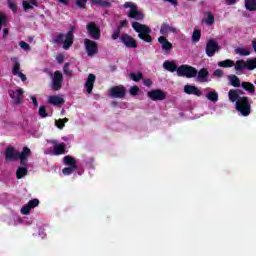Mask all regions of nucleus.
<instances>
[{"mask_svg":"<svg viewBox=\"0 0 256 256\" xmlns=\"http://www.w3.org/2000/svg\"><path fill=\"white\" fill-rule=\"evenodd\" d=\"M241 95L240 90H230L228 92L229 100L232 103H236V111H239L243 117H247L251 113V104H249L247 97Z\"/></svg>","mask_w":256,"mask_h":256,"instance_id":"obj_1","label":"nucleus"},{"mask_svg":"<svg viewBox=\"0 0 256 256\" xmlns=\"http://www.w3.org/2000/svg\"><path fill=\"white\" fill-rule=\"evenodd\" d=\"M132 28L136 33H138V37L142 39L143 41H146V43H151V28L147 25H143L139 22H133Z\"/></svg>","mask_w":256,"mask_h":256,"instance_id":"obj_2","label":"nucleus"},{"mask_svg":"<svg viewBox=\"0 0 256 256\" xmlns=\"http://www.w3.org/2000/svg\"><path fill=\"white\" fill-rule=\"evenodd\" d=\"M73 30H70L67 34H58L54 41L55 43H63V49L67 51L73 45Z\"/></svg>","mask_w":256,"mask_h":256,"instance_id":"obj_3","label":"nucleus"},{"mask_svg":"<svg viewBox=\"0 0 256 256\" xmlns=\"http://www.w3.org/2000/svg\"><path fill=\"white\" fill-rule=\"evenodd\" d=\"M125 9H129L128 10V17H130V19H136L137 21H141L143 20V18L145 17L141 11H139L137 9V5H135V3L133 2H126L124 4Z\"/></svg>","mask_w":256,"mask_h":256,"instance_id":"obj_4","label":"nucleus"},{"mask_svg":"<svg viewBox=\"0 0 256 256\" xmlns=\"http://www.w3.org/2000/svg\"><path fill=\"white\" fill-rule=\"evenodd\" d=\"M47 143L51 145L49 147V152L51 153V155H64L66 147L65 143L59 142L55 139L48 140Z\"/></svg>","mask_w":256,"mask_h":256,"instance_id":"obj_5","label":"nucleus"},{"mask_svg":"<svg viewBox=\"0 0 256 256\" xmlns=\"http://www.w3.org/2000/svg\"><path fill=\"white\" fill-rule=\"evenodd\" d=\"M178 77H186L187 79H193V77H197V69L193 66L182 65L177 69Z\"/></svg>","mask_w":256,"mask_h":256,"instance_id":"obj_6","label":"nucleus"},{"mask_svg":"<svg viewBox=\"0 0 256 256\" xmlns=\"http://www.w3.org/2000/svg\"><path fill=\"white\" fill-rule=\"evenodd\" d=\"M236 71H243V69H248L249 71H253V69H256V58L249 59L247 61L244 60H238L234 64Z\"/></svg>","mask_w":256,"mask_h":256,"instance_id":"obj_7","label":"nucleus"},{"mask_svg":"<svg viewBox=\"0 0 256 256\" xmlns=\"http://www.w3.org/2000/svg\"><path fill=\"white\" fill-rule=\"evenodd\" d=\"M84 47L88 57H93L99 53V46L93 40L84 39Z\"/></svg>","mask_w":256,"mask_h":256,"instance_id":"obj_8","label":"nucleus"},{"mask_svg":"<svg viewBox=\"0 0 256 256\" xmlns=\"http://www.w3.org/2000/svg\"><path fill=\"white\" fill-rule=\"evenodd\" d=\"M8 93L14 105H21L23 103V89H11Z\"/></svg>","mask_w":256,"mask_h":256,"instance_id":"obj_9","label":"nucleus"},{"mask_svg":"<svg viewBox=\"0 0 256 256\" xmlns=\"http://www.w3.org/2000/svg\"><path fill=\"white\" fill-rule=\"evenodd\" d=\"M217 51H219V43H217V40L215 39L208 40L206 43L207 57H214Z\"/></svg>","mask_w":256,"mask_h":256,"instance_id":"obj_10","label":"nucleus"},{"mask_svg":"<svg viewBox=\"0 0 256 256\" xmlns=\"http://www.w3.org/2000/svg\"><path fill=\"white\" fill-rule=\"evenodd\" d=\"M86 29L90 37H92V39H95L96 41L101 39V32L99 30V27H97L95 23L93 22L88 23L86 25Z\"/></svg>","mask_w":256,"mask_h":256,"instance_id":"obj_11","label":"nucleus"},{"mask_svg":"<svg viewBox=\"0 0 256 256\" xmlns=\"http://www.w3.org/2000/svg\"><path fill=\"white\" fill-rule=\"evenodd\" d=\"M148 97L152 101H163L167 99V94L161 89H155L148 92Z\"/></svg>","mask_w":256,"mask_h":256,"instance_id":"obj_12","label":"nucleus"},{"mask_svg":"<svg viewBox=\"0 0 256 256\" xmlns=\"http://www.w3.org/2000/svg\"><path fill=\"white\" fill-rule=\"evenodd\" d=\"M31 157V149L24 147L21 152H18V158L20 160V165L24 167L27 166L29 158Z\"/></svg>","mask_w":256,"mask_h":256,"instance_id":"obj_13","label":"nucleus"},{"mask_svg":"<svg viewBox=\"0 0 256 256\" xmlns=\"http://www.w3.org/2000/svg\"><path fill=\"white\" fill-rule=\"evenodd\" d=\"M35 207H39V199L30 200L26 205L22 206L20 213L21 215H29L31 209H35Z\"/></svg>","mask_w":256,"mask_h":256,"instance_id":"obj_14","label":"nucleus"},{"mask_svg":"<svg viewBox=\"0 0 256 256\" xmlns=\"http://www.w3.org/2000/svg\"><path fill=\"white\" fill-rule=\"evenodd\" d=\"M61 83H63V74L59 71L54 72L52 77V89L59 91V89H61Z\"/></svg>","mask_w":256,"mask_h":256,"instance_id":"obj_15","label":"nucleus"},{"mask_svg":"<svg viewBox=\"0 0 256 256\" xmlns=\"http://www.w3.org/2000/svg\"><path fill=\"white\" fill-rule=\"evenodd\" d=\"M110 97L123 99L125 97V88L123 86H114L109 90Z\"/></svg>","mask_w":256,"mask_h":256,"instance_id":"obj_16","label":"nucleus"},{"mask_svg":"<svg viewBox=\"0 0 256 256\" xmlns=\"http://www.w3.org/2000/svg\"><path fill=\"white\" fill-rule=\"evenodd\" d=\"M4 155L6 161H15L19 157V151L9 146L8 148H6Z\"/></svg>","mask_w":256,"mask_h":256,"instance_id":"obj_17","label":"nucleus"},{"mask_svg":"<svg viewBox=\"0 0 256 256\" xmlns=\"http://www.w3.org/2000/svg\"><path fill=\"white\" fill-rule=\"evenodd\" d=\"M20 69H21V64L19 63V61L17 59H13V69H12L13 75H16L17 77H19L21 81H26L27 76H25V74H23L20 71Z\"/></svg>","mask_w":256,"mask_h":256,"instance_id":"obj_18","label":"nucleus"},{"mask_svg":"<svg viewBox=\"0 0 256 256\" xmlns=\"http://www.w3.org/2000/svg\"><path fill=\"white\" fill-rule=\"evenodd\" d=\"M48 103L50 105H54L55 107H60V105H63L65 103V98H63V95H50L47 97Z\"/></svg>","mask_w":256,"mask_h":256,"instance_id":"obj_19","label":"nucleus"},{"mask_svg":"<svg viewBox=\"0 0 256 256\" xmlns=\"http://www.w3.org/2000/svg\"><path fill=\"white\" fill-rule=\"evenodd\" d=\"M184 93L187 95H196V97H201L203 95V92L197 88V86L193 85H185L184 86Z\"/></svg>","mask_w":256,"mask_h":256,"instance_id":"obj_20","label":"nucleus"},{"mask_svg":"<svg viewBox=\"0 0 256 256\" xmlns=\"http://www.w3.org/2000/svg\"><path fill=\"white\" fill-rule=\"evenodd\" d=\"M158 43H160L162 50L165 51V53H169V51L173 49V44H171L165 36H160L158 38Z\"/></svg>","mask_w":256,"mask_h":256,"instance_id":"obj_21","label":"nucleus"},{"mask_svg":"<svg viewBox=\"0 0 256 256\" xmlns=\"http://www.w3.org/2000/svg\"><path fill=\"white\" fill-rule=\"evenodd\" d=\"M121 41L125 45V47H129V48L137 47V42L135 41V39H133V37L127 34H123L121 36Z\"/></svg>","mask_w":256,"mask_h":256,"instance_id":"obj_22","label":"nucleus"},{"mask_svg":"<svg viewBox=\"0 0 256 256\" xmlns=\"http://www.w3.org/2000/svg\"><path fill=\"white\" fill-rule=\"evenodd\" d=\"M196 81L199 83H209V71L206 69H201L197 74H196Z\"/></svg>","mask_w":256,"mask_h":256,"instance_id":"obj_23","label":"nucleus"},{"mask_svg":"<svg viewBox=\"0 0 256 256\" xmlns=\"http://www.w3.org/2000/svg\"><path fill=\"white\" fill-rule=\"evenodd\" d=\"M161 35H169V33H177L175 26L167 23H163L160 26Z\"/></svg>","mask_w":256,"mask_h":256,"instance_id":"obj_24","label":"nucleus"},{"mask_svg":"<svg viewBox=\"0 0 256 256\" xmlns=\"http://www.w3.org/2000/svg\"><path fill=\"white\" fill-rule=\"evenodd\" d=\"M95 75L94 74H89L88 78L86 80L85 83V89L87 91V93H89V95H91V93H93V85H95Z\"/></svg>","mask_w":256,"mask_h":256,"instance_id":"obj_25","label":"nucleus"},{"mask_svg":"<svg viewBox=\"0 0 256 256\" xmlns=\"http://www.w3.org/2000/svg\"><path fill=\"white\" fill-rule=\"evenodd\" d=\"M163 67L164 69H166V71H170V73H174V71H176L177 73V65L175 64V62H171V61H165L163 63Z\"/></svg>","mask_w":256,"mask_h":256,"instance_id":"obj_26","label":"nucleus"},{"mask_svg":"<svg viewBox=\"0 0 256 256\" xmlns=\"http://www.w3.org/2000/svg\"><path fill=\"white\" fill-rule=\"evenodd\" d=\"M206 99L212 103H217L219 101V93H217L215 90L210 91L206 94Z\"/></svg>","mask_w":256,"mask_h":256,"instance_id":"obj_27","label":"nucleus"},{"mask_svg":"<svg viewBox=\"0 0 256 256\" xmlns=\"http://www.w3.org/2000/svg\"><path fill=\"white\" fill-rule=\"evenodd\" d=\"M37 0H26L23 2L24 11H29V9H34L37 7Z\"/></svg>","mask_w":256,"mask_h":256,"instance_id":"obj_28","label":"nucleus"},{"mask_svg":"<svg viewBox=\"0 0 256 256\" xmlns=\"http://www.w3.org/2000/svg\"><path fill=\"white\" fill-rule=\"evenodd\" d=\"M9 225L17 227V225H23V218L17 215H12L9 221Z\"/></svg>","mask_w":256,"mask_h":256,"instance_id":"obj_29","label":"nucleus"},{"mask_svg":"<svg viewBox=\"0 0 256 256\" xmlns=\"http://www.w3.org/2000/svg\"><path fill=\"white\" fill-rule=\"evenodd\" d=\"M64 164L67 165V167H77V161H75V158L73 156H65L63 158Z\"/></svg>","mask_w":256,"mask_h":256,"instance_id":"obj_30","label":"nucleus"},{"mask_svg":"<svg viewBox=\"0 0 256 256\" xmlns=\"http://www.w3.org/2000/svg\"><path fill=\"white\" fill-rule=\"evenodd\" d=\"M241 87L248 91L249 93L255 94V85L251 82H242Z\"/></svg>","mask_w":256,"mask_h":256,"instance_id":"obj_31","label":"nucleus"},{"mask_svg":"<svg viewBox=\"0 0 256 256\" xmlns=\"http://www.w3.org/2000/svg\"><path fill=\"white\" fill-rule=\"evenodd\" d=\"M228 80L230 81V84L232 87H240L241 86V81L236 75H230L228 76Z\"/></svg>","mask_w":256,"mask_h":256,"instance_id":"obj_32","label":"nucleus"},{"mask_svg":"<svg viewBox=\"0 0 256 256\" xmlns=\"http://www.w3.org/2000/svg\"><path fill=\"white\" fill-rule=\"evenodd\" d=\"M245 9L247 11H256V0H245Z\"/></svg>","mask_w":256,"mask_h":256,"instance_id":"obj_33","label":"nucleus"},{"mask_svg":"<svg viewBox=\"0 0 256 256\" xmlns=\"http://www.w3.org/2000/svg\"><path fill=\"white\" fill-rule=\"evenodd\" d=\"M69 119L68 118H63V119H58L55 120L54 125L57 127V129H63L65 127V123H68Z\"/></svg>","mask_w":256,"mask_h":256,"instance_id":"obj_34","label":"nucleus"},{"mask_svg":"<svg viewBox=\"0 0 256 256\" xmlns=\"http://www.w3.org/2000/svg\"><path fill=\"white\" fill-rule=\"evenodd\" d=\"M235 53L236 55H241L242 57H247V55H251V52L248 48H236Z\"/></svg>","mask_w":256,"mask_h":256,"instance_id":"obj_35","label":"nucleus"},{"mask_svg":"<svg viewBox=\"0 0 256 256\" xmlns=\"http://www.w3.org/2000/svg\"><path fill=\"white\" fill-rule=\"evenodd\" d=\"M92 3L98 7H111V2L105 0H92Z\"/></svg>","mask_w":256,"mask_h":256,"instance_id":"obj_36","label":"nucleus"},{"mask_svg":"<svg viewBox=\"0 0 256 256\" xmlns=\"http://www.w3.org/2000/svg\"><path fill=\"white\" fill-rule=\"evenodd\" d=\"M234 66H235V62L230 59L218 62V67L227 68V67H234Z\"/></svg>","mask_w":256,"mask_h":256,"instance_id":"obj_37","label":"nucleus"},{"mask_svg":"<svg viewBox=\"0 0 256 256\" xmlns=\"http://www.w3.org/2000/svg\"><path fill=\"white\" fill-rule=\"evenodd\" d=\"M27 175V167H19L16 171L17 179H23Z\"/></svg>","mask_w":256,"mask_h":256,"instance_id":"obj_38","label":"nucleus"},{"mask_svg":"<svg viewBox=\"0 0 256 256\" xmlns=\"http://www.w3.org/2000/svg\"><path fill=\"white\" fill-rule=\"evenodd\" d=\"M200 39H201V31L194 30V32L192 34V41L194 43H199Z\"/></svg>","mask_w":256,"mask_h":256,"instance_id":"obj_39","label":"nucleus"},{"mask_svg":"<svg viewBox=\"0 0 256 256\" xmlns=\"http://www.w3.org/2000/svg\"><path fill=\"white\" fill-rule=\"evenodd\" d=\"M205 25L211 26L215 23V16L213 14H208L206 19L204 20Z\"/></svg>","mask_w":256,"mask_h":256,"instance_id":"obj_40","label":"nucleus"},{"mask_svg":"<svg viewBox=\"0 0 256 256\" xmlns=\"http://www.w3.org/2000/svg\"><path fill=\"white\" fill-rule=\"evenodd\" d=\"M77 170V167L68 166L62 170L63 175H71Z\"/></svg>","mask_w":256,"mask_h":256,"instance_id":"obj_41","label":"nucleus"},{"mask_svg":"<svg viewBox=\"0 0 256 256\" xmlns=\"http://www.w3.org/2000/svg\"><path fill=\"white\" fill-rule=\"evenodd\" d=\"M38 114L43 119H45V117H49V114H47V109L45 108V106H40L39 107Z\"/></svg>","mask_w":256,"mask_h":256,"instance_id":"obj_42","label":"nucleus"},{"mask_svg":"<svg viewBox=\"0 0 256 256\" xmlns=\"http://www.w3.org/2000/svg\"><path fill=\"white\" fill-rule=\"evenodd\" d=\"M130 79H132V81H139L140 79H143V74H141L140 72L132 73L130 74Z\"/></svg>","mask_w":256,"mask_h":256,"instance_id":"obj_43","label":"nucleus"},{"mask_svg":"<svg viewBox=\"0 0 256 256\" xmlns=\"http://www.w3.org/2000/svg\"><path fill=\"white\" fill-rule=\"evenodd\" d=\"M7 24V16L4 13H0V31L3 25Z\"/></svg>","mask_w":256,"mask_h":256,"instance_id":"obj_44","label":"nucleus"},{"mask_svg":"<svg viewBox=\"0 0 256 256\" xmlns=\"http://www.w3.org/2000/svg\"><path fill=\"white\" fill-rule=\"evenodd\" d=\"M19 47H21V49L24 51H31V46H29V44L25 41H20Z\"/></svg>","mask_w":256,"mask_h":256,"instance_id":"obj_45","label":"nucleus"},{"mask_svg":"<svg viewBox=\"0 0 256 256\" xmlns=\"http://www.w3.org/2000/svg\"><path fill=\"white\" fill-rule=\"evenodd\" d=\"M76 5L81 9H85V5H87V0H77Z\"/></svg>","mask_w":256,"mask_h":256,"instance_id":"obj_46","label":"nucleus"},{"mask_svg":"<svg viewBox=\"0 0 256 256\" xmlns=\"http://www.w3.org/2000/svg\"><path fill=\"white\" fill-rule=\"evenodd\" d=\"M8 5L11 11H14V12L17 11V5L14 4L13 0H8Z\"/></svg>","mask_w":256,"mask_h":256,"instance_id":"obj_47","label":"nucleus"},{"mask_svg":"<svg viewBox=\"0 0 256 256\" xmlns=\"http://www.w3.org/2000/svg\"><path fill=\"white\" fill-rule=\"evenodd\" d=\"M139 93V87L133 86L130 88V94L131 95H137Z\"/></svg>","mask_w":256,"mask_h":256,"instance_id":"obj_48","label":"nucleus"},{"mask_svg":"<svg viewBox=\"0 0 256 256\" xmlns=\"http://www.w3.org/2000/svg\"><path fill=\"white\" fill-rule=\"evenodd\" d=\"M214 77H218V78L223 77V70H221V69L215 70L214 71Z\"/></svg>","mask_w":256,"mask_h":256,"instance_id":"obj_49","label":"nucleus"},{"mask_svg":"<svg viewBox=\"0 0 256 256\" xmlns=\"http://www.w3.org/2000/svg\"><path fill=\"white\" fill-rule=\"evenodd\" d=\"M64 73L65 75H71L72 71L69 69V63L64 65Z\"/></svg>","mask_w":256,"mask_h":256,"instance_id":"obj_50","label":"nucleus"},{"mask_svg":"<svg viewBox=\"0 0 256 256\" xmlns=\"http://www.w3.org/2000/svg\"><path fill=\"white\" fill-rule=\"evenodd\" d=\"M30 99L32 100V103H33L35 109H37V107H39V102H37V97L31 96Z\"/></svg>","mask_w":256,"mask_h":256,"instance_id":"obj_51","label":"nucleus"},{"mask_svg":"<svg viewBox=\"0 0 256 256\" xmlns=\"http://www.w3.org/2000/svg\"><path fill=\"white\" fill-rule=\"evenodd\" d=\"M56 59H57L58 63H63V61H64V59H65V55H63V54H58V55L56 56Z\"/></svg>","mask_w":256,"mask_h":256,"instance_id":"obj_52","label":"nucleus"},{"mask_svg":"<svg viewBox=\"0 0 256 256\" xmlns=\"http://www.w3.org/2000/svg\"><path fill=\"white\" fill-rule=\"evenodd\" d=\"M143 83H144V85H145L146 87H151V85H153V82L151 81V79H145V80L143 81Z\"/></svg>","mask_w":256,"mask_h":256,"instance_id":"obj_53","label":"nucleus"},{"mask_svg":"<svg viewBox=\"0 0 256 256\" xmlns=\"http://www.w3.org/2000/svg\"><path fill=\"white\" fill-rule=\"evenodd\" d=\"M112 39H119V30H115L112 34Z\"/></svg>","mask_w":256,"mask_h":256,"instance_id":"obj_54","label":"nucleus"},{"mask_svg":"<svg viewBox=\"0 0 256 256\" xmlns=\"http://www.w3.org/2000/svg\"><path fill=\"white\" fill-rule=\"evenodd\" d=\"M227 5H235L237 3V0H226Z\"/></svg>","mask_w":256,"mask_h":256,"instance_id":"obj_55","label":"nucleus"},{"mask_svg":"<svg viewBox=\"0 0 256 256\" xmlns=\"http://www.w3.org/2000/svg\"><path fill=\"white\" fill-rule=\"evenodd\" d=\"M126 26H127V20H124V21H122V22L120 23L119 28L121 29V28L126 27Z\"/></svg>","mask_w":256,"mask_h":256,"instance_id":"obj_56","label":"nucleus"},{"mask_svg":"<svg viewBox=\"0 0 256 256\" xmlns=\"http://www.w3.org/2000/svg\"><path fill=\"white\" fill-rule=\"evenodd\" d=\"M3 37H5L6 35H9V30L7 29V28H5L4 30H3Z\"/></svg>","mask_w":256,"mask_h":256,"instance_id":"obj_57","label":"nucleus"},{"mask_svg":"<svg viewBox=\"0 0 256 256\" xmlns=\"http://www.w3.org/2000/svg\"><path fill=\"white\" fill-rule=\"evenodd\" d=\"M252 47H253V49H254V51L256 53V40L252 41Z\"/></svg>","mask_w":256,"mask_h":256,"instance_id":"obj_58","label":"nucleus"},{"mask_svg":"<svg viewBox=\"0 0 256 256\" xmlns=\"http://www.w3.org/2000/svg\"><path fill=\"white\" fill-rule=\"evenodd\" d=\"M59 3H63L64 5H67V0H58Z\"/></svg>","mask_w":256,"mask_h":256,"instance_id":"obj_59","label":"nucleus"},{"mask_svg":"<svg viewBox=\"0 0 256 256\" xmlns=\"http://www.w3.org/2000/svg\"><path fill=\"white\" fill-rule=\"evenodd\" d=\"M90 161H93V158H90Z\"/></svg>","mask_w":256,"mask_h":256,"instance_id":"obj_60","label":"nucleus"}]
</instances>
